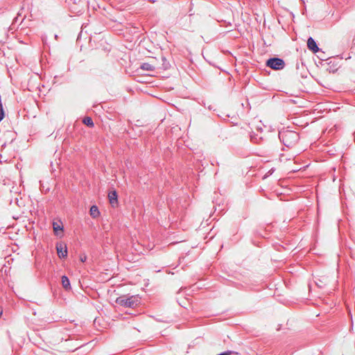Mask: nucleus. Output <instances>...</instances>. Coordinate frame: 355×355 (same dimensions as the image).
<instances>
[{"instance_id":"1","label":"nucleus","mask_w":355,"mask_h":355,"mask_svg":"<svg viewBox=\"0 0 355 355\" xmlns=\"http://www.w3.org/2000/svg\"><path fill=\"white\" fill-rule=\"evenodd\" d=\"M279 138L286 147L292 148L298 141L300 136L295 131L283 129L279 131Z\"/></svg>"},{"instance_id":"2","label":"nucleus","mask_w":355,"mask_h":355,"mask_svg":"<svg viewBox=\"0 0 355 355\" xmlns=\"http://www.w3.org/2000/svg\"><path fill=\"white\" fill-rule=\"evenodd\" d=\"M116 303L123 307L133 308L139 304V301L135 296L123 295L116 298Z\"/></svg>"},{"instance_id":"3","label":"nucleus","mask_w":355,"mask_h":355,"mask_svg":"<svg viewBox=\"0 0 355 355\" xmlns=\"http://www.w3.org/2000/svg\"><path fill=\"white\" fill-rule=\"evenodd\" d=\"M266 66L273 70H281L285 67V62L282 58L272 57L266 60Z\"/></svg>"},{"instance_id":"4","label":"nucleus","mask_w":355,"mask_h":355,"mask_svg":"<svg viewBox=\"0 0 355 355\" xmlns=\"http://www.w3.org/2000/svg\"><path fill=\"white\" fill-rule=\"evenodd\" d=\"M55 248L59 258L64 259L67 257V247L65 243L62 242L57 243L55 245Z\"/></svg>"},{"instance_id":"5","label":"nucleus","mask_w":355,"mask_h":355,"mask_svg":"<svg viewBox=\"0 0 355 355\" xmlns=\"http://www.w3.org/2000/svg\"><path fill=\"white\" fill-rule=\"evenodd\" d=\"M307 46L308 49L314 53H316L320 51V48L316 44V42L311 37H309L307 40Z\"/></svg>"},{"instance_id":"6","label":"nucleus","mask_w":355,"mask_h":355,"mask_svg":"<svg viewBox=\"0 0 355 355\" xmlns=\"http://www.w3.org/2000/svg\"><path fill=\"white\" fill-rule=\"evenodd\" d=\"M108 198L112 207H115L118 205V194L115 190L108 193Z\"/></svg>"},{"instance_id":"7","label":"nucleus","mask_w":355,"mask_h":355,"mask_svg":"<svg viewBox=\"0 0 355 355\" xmlns=\"http://www.w3.org/2000/svg\"><path fill=\"white\" fill-rule=\"evenodd\" d=\"M62 285L65 291H69L71 288L70 281L66 275L62 276Z\"/></svg>"},{"instance_id":"8","label":"nucleus","mask_w":355,"mask_h":355,"mask_svg":"<svg viewBox=\"0 0 355 355\" xmlns=\"http://www.w3.org/2000/svg\"><path fill=\"white\" fill-rule=\"evenodd\" d=\"M89 214L94 218H96L97 217H98L100 216V211L96 205H92L90 207Z\"/></svg>"},{"instance_id":"9","label":"nucleus","mask_w":355,"mask_h":355,"mask_svg":"<svg viewBox=\"0 0 355 355\" xmlns=\"http://www.w3.org/2000/svg\"><path fill=\"white\" fill-rule=\"evenodd\" d=\"M140 68L143 70L148 71H153L155 69V67L153 64L148 63V62H144L141 64Z\"/></svg>"},{"instance_id":"10","label":"nucleus","mask_w":355,"mask_h":355,"mask_svg":"<svg viewBox=\"0 0 355 355\" xmlns=\"http://www.w3.org/2000/svg\"><path fill=\"white\" fill-rule=\"evenodd\" d=\"M53 229L55 234H58V231H63V225L61 222H53Z\"/></svg>"},{"instance_id":"11","label":"nucleus","mask_w":355,"mask_h":355,"mask_svg":"<svg viewBox=\"0 0 355 355\" xmlns=\"http://www.w3.org/2000/svg\"><path fill=\"white\" fill-rule=\"evenodd\" d=\"M83 123L86 125L87 126L89 127V128H92L94 126V123L93 122V120L91 117L89 116H86L83 119Z\"/></svg>"},{"instance_id":"12","label":"nucleus","mask_w":355,"mask_h":355,"mask_svg":"<svg viewBox=\"0 0 355 355\" xmlns=\"http://www.w3.org/2000/svg\"><path fill=\"white\" fill-rule=\"evenodd\" d=\"M239 354L234 351H232V350H227V351H225V352H223L220 354H218V355H238Z\"/></svg>"},{"instance_id":"13","label":"nucleus","mask_w":355,"mask_h":355,"mask_svg":"<svg viewBox=\"0 0 355 355\" xmlns=\"http://www.w3.org/2000/svg\"><path fill=\"white\" fill-rule=\"evenodd\" d=\"M162 60H164V62H166V58H162ZM164 64V68L166 69H167V68H168V65L169 64H168V63H166V62H164V64Z\"/></svg>"},{"instance_id":"14","label":"nucleus","mask_w":355,"mask_h":355,"mask_svg":"<svg viewBox=\"0 0 355 355\" xmlns=\"http://www.w3.org/2000/svg\"><path fill=\"white\" fill-rule=\"evenodd\" d=\"M80 261L82 262H85L87 260V256L86 255H84V256H81L80 258Z\"/></svg>"},{"instance_id":"15","label":"nucleus","mask_w":355,"mask_h":355,"mask_svg":"<svg viewBox=\"0 0 355 355\" xmlns=\"http://www.w3.org/2000/svg\"><path fill=\"white\" fill-rule=\"evenodd\" d=\"M71 9H74L75 10L74 12H76V13H79L82 11L81 9L77 10V8H73V6H71Z\"/></svg>"},{"instance_id":"16","label":"nucleus","mask_w":355,"mask_h":355,"mask_svg":"<svg viewBox=\"0 0 355 355\" xmlns=\"http://www.w3.org/2000/svg\"><path fill=\"white\" fill-rule=\"evenodd\" d=\"M316 284L320 288L322 287V282L320 280H319V282H316Z\"/></svg>"},{"instance_id":"17","label":"nucleus","mask_w":355,"mask_h":355,"mask_svg":"<svg viewBox=\"0 0 355 355\" xmlns=\"http://www.w3.org/2000/svg\"><path fill=\"white\" fill-rule=\"evenodd\" d=\"M2 315H3V310L1 309H0V318L1 317Z\"/></svg>"}]
</instances>
